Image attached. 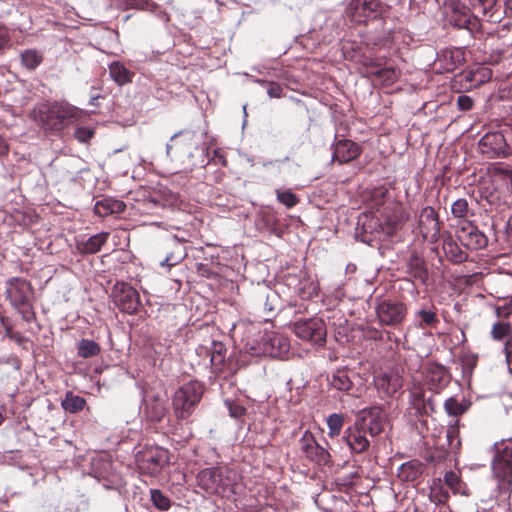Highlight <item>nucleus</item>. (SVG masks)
<instances>
[{
  "label": "nucleus",
  "mask_w": 512,
  "mask_h": 512,
  "mask_svg": "<svg viewBox=\"0 0 512 512\" xmlns=\"http://www.w3.org/2000/svg\"><path fill=\"white\" fill-rule=\"evenodd\" d=\"M236 472L227 466L202 469L196 476L197 486L208 495L224 496L232 491L236 482Z\"/></svg>",
  "instance_id": "nucleus-1"
},
{
  "label": "nucleus",
  "mask_w": 512,
  "mask_h": 512,
  "mask_svg": "<svg viewBox=\"0 0 512 512\" xmlns=\"http://www.w3.org/2000/svg\"><path fill=\"white\" fill-rule=\"evenodd\" d=\"M204 393V385L198 381H190L178 390L173 397L174 413L178 419L188 418L194 407L200 402Z\"/></svg>",
  "instance_id": "nucleus-2"
},
{
  "label": "nucleus",
  "mask_w": 512,
  "mask_h": 512,
  "mask_svg": "<svg viewBox=\"0 0 512 512\" xmlns=\"http://www.w3.org/2000/svg\"><path fill=\"white\" fill-rule=\"evenodd\" d=\"M8 296L12 305L21 314L23 320H32V286L30 282L16 279L8 288Z\"/></svg>",
  "instance_id": "nucleus-3"
},
{
  "label": "nucleus",
  "mask_w": 512,
  "mask_h": 512,
  "mask_svg": "<svg viewBox=\"0 0 512 512\" xmlns=\"http://www.w3.org/2000/svg\"><path fill=\"white\" fill-rule=\"evenodd\" d=\"M73 108L61 104L45 105L38 110L34 120L45 130H61L65 121L73 117Z\"/></svg>",
  "instance_id": "nucleus-4"
},
{
  "label": "nucleus",
  "mask_w": 512,
  "mask_h": 512,
  "mask_svg": "<svg viewBox=\"0 0 512 512\" xmlns=\"http://www.w3.org/2000/svg\"><path fill=\"white\" fill-rule=\"evenodd\" d=\"M168 460V450L158 446L146 447L137 455V464L140 472L149 476L158 475L168 463Z\"/></svg>",
  "instance_id": "nucleus-5"
},
{
  "label": "nucleus",
  "mask_w": 512,
  "mask_h": 512,
  "mask_svg": "<svg viewBox=\"0 0 512 512\" xmlns=\"http://www.w3.org/2000/svg\"><path fill=\"white\" fill-rule=\"evenodd\" d=\"M329 383L332 388L345 392L355 398L361 397L364 392V382L360 375L347 369H338L335 371Z\"/></svg>",
  "instance_id": "nucleus-6"
},
{
  "label": "nucleus",
  "mask_w": 512,
  "mask_h": 512,
  "mask_svg": "<svg viewBox=\"0 0 512 512\" xmlns=\"http://www.w3.org/2000/svg\"><path fill=\"white\" fill-rule=\"evenodd\" d=\"M294 333L299 339L323 345L326 341L327 329L325 322L315 317L296 321L294 323Z\"/></svg>",
  "instance_id": "nucleus-7"
},
{
  "label": "nucleus",
  "mask_w": 512,
  "mask_h": 512,
  "mask_svg": "<svg viewBox=\"0 0 512 512\" xmlns=\"http://www.w3.org/2000/svg\"><path fill=\"white\" fill-rule=\"evenodd\" d=\"M447 17L455 27L467 29L470 32L479 30L480 23L477 15H472L470 8L458 0H452L447 6Z\"/></svg>",
  "instance_id": "nucleus-8"
},
{
  "label": "nucleus",
  "mask_w": 512,
  "mask_h": 512,
  "mask_svg": "<svg viewBox=\"0 0 512 512\" xmlns=\"http://www.w3.org/2000/svg\"><path fill=\"white\" fill-rule=\"evenodd\" d=\"M400 225L401 221L397 215L383 214L381 219H375L373 217L368 219V217L365 216V220L362 222V230L364 231L362 241L368 245H372V234L374 230L376 233H379V231L376 230V226H379L381 231L387 236H392L400 228Z\"/></svg>",
  "instance_id": "nucleus-9"
},
{
  "label": "nucleus",
  "mask_w": 512,
  "mask_h": 512,
  "mask_svg": "<svg viewBox=\"0 0 512 512\" xmlns=\"http://www.w3.org/2000/svg\"><path fill=\"white\" fill-rule=\"evenodd\" d=\"M200 139L193 131H181L175 133L170 138V143L166 145V153L169 157L187 156L193 157V153L198 149Z\"/></svg>",
  "instance_id": "nucleus-10"
},
{
  "label": "nucleus",
  "mask_w": 512,
  "mask_h": 512,
  "mask_svg": "<svg viewBox=\"0 0 512 512\" xmlns=\"http://www.w3.org/2000/svg\"><path fill=\"white\" fill-rule=\"evenodd\" d=\"M492 471L496 481V498L504 502L510 498L512 492V463L492 461Z\"/></svg>",
  "instance_id": "nucleus-11"
},
{
  "label": "nucleus",
  "mask_w": 512,
  "mask_h": 512,
  "mask_svg": "<svg viewBox=\"0 0 512 512\" xmlns=\"http://www.w3.org/2000/svg\"><path fill=\"white\" fill-rule=\"evenodd\" d=\"M456 237L460 243L470 249H483L488 244L487 236L470 221H461L456 229Z\"/></svg>",
  "instance_id": "nucleus-12"
},
{
  "label": "nucleus",
  "mask_w": 512,
  "mask_h": 512,
  "mask_svg": "<svg viewBox=\"0 0 512 512\" xmlns=\"http://www.w3.org/2000/svg\"><path fill=\"white\" fill-rule=\"evenodd\" d=\"M112 295L114 303L125 313L133 314L140 306L138 292L126 283H116Z\"/></svg>",
  "instance_id": "nucleus-13"
},
{
  "label": "nucleus",
  "mask_w": 512,
  "mask_h": 512,
  "mask_svg": "<svg viewBox=\"0 0 512 512\" xmlns=\"http://www.w3.org/2000/svg\"><path fill=\"white\" fill-rule=\"evenodd\" d=\"M376 312L380 323L388 326H396L404 320L407 309L401 302L384 300L379 303Z\"/></svg>",
  "instance_id": "nucleus-14"
},
{
  "label": "nucleus",
  "mask_w": 512,
  "mask_h": 512,
  "mask_svg": "<svg viewBox=\"0 0 512 512\" xmlns=\"http://www.w3.org/2000/svg\"><path fill=\"white\" fill-rule=\"evenodd\" d=\"M300 451L310 461L318 465H326L330 462V453L320 446L313 435L306 431L299 440Z\"/></svg>",
  "instance_id": "nucleus-15"
},
{
  "label": "nucleus",
  "mask_w": 512,
  "mask_h": 512,
  "mask_svg": "<svg viewBox=\"0 0 512 512\" xmlns=\"http://www.w3.org/2000/svg\"><path fill=\"white\" fill-rule=\"evenodd\" d=\"M481 152L488 158L507 157L511 151L501 133H488L479 141Z\"/></svg>",
  "instance_id": "nucleus-16"
},
{
  "label": "nucleus",
  "mask_w": 512,
  "mask_h": 512,
  "mask_svg": "<svg viewBox=\"0 0 512 512\" xmlns=\"http://www.w3.org/2000/svg\"><path fill=\"white\" fill-rule=\"evenodd\" d=\"M419 229L423 238L429 242H436L440 235L438 214L434 208L424 207L419 215Z\"/></svg>",
  "instance_id": "nucleus-17"
},
{
  "label": "nucleus",
  "mask_w": 512,
  "mask_h": 512,
  "mask_svg": "<svg viewBox=\"0 0 512 512\" xmlns=\"http://www.w3.org/2000/svg\"><path fill=\"white\" fill-rule=\"evenodd\" d=\"M374 386L381 398L391 397L403 386V380L398 371L383 372L374 377Z\"/></svg>",
  "instance_id": "nucleus-18"
},
{
  "label": "nucleus",
  "mask_w": 512,
  "mask_h": 512,
  "mask_svg": "<svg viewBox=\"0 0 512 512\" xmlns=\"http://www.w3.org/2000/svg\"><path fill=\"white\" fill-rule=\"evenodd\" d=\"M491 78L492 70L487 66L479 65L461 72L457 76V81L463 89L471 90L488 82Z\"/></svg>",
  "instance_id": "nucleus-19"
},
{
  "label": "nucleus",
  "mask_w": 512,
  "mask_h": 512,
  "mask_svg": "<svg viewBox=\"0 0 512 512\" xmlns=\"http://www.w3.org/2000/svg\"><path fill=\"white\" fill-rule=\"evenodd\" d=\"M290 350L289 339L277 332H267L263 335V350L265 356L281 358Z\"/></svg>",
  "instance_id": "nucleus-20"
},
{
  "label": "nucleus",
  "mask_w": 512,
  "mask_h": 512,
  "mask_svg": "<svg viewBox=\"0 0 512 512\" xmlns=\"http://www.w3.org/2000/svg\"><path fill=\"white\" fill-rule=\"evenodd\" d=\"M361 421H355V423L348 427L345 432L343 439L352 453L360 454L365 452L370 442L366 436L367 432L365 428L361 426Z\"/></svg>",
  "instance_id": "nucleus-21"
},
{
  "label": "nucleus",
  "mask_w": 512,
  "mask_h": 512,
  "mask_svg": "<svg viewBox=\"0 0 512 512\" xmlns=\"http://www.w3.org/2000/svg\"><path fill=\"white\" fill-rule=\"evenodd\" d=\"M356 421H361V426L371 436H376L383 430V411L380 407L365 408L358 412Z\"/></svg>",
  "instance_id": "nucleus-22"
},
{
  "label": "nucleus",
  "mask_w": 512,
  "mask_h": 512,
  "mask_svg": "<svg viewBox=\"0 0 512 512\" xmlns=\"http://www.w3.org/2000/svg\"><path fill=\"white\" fill-rule=\"evenodd\" d=\"M379 7L378 0H352L349 4V12L353 21L362 23L370 17H376Z\"/></svg>",
  "instance_id": "nucleus-23"
},
{
  "label": "nucleus",
  "mask_w": 512,
  "mask_h": 512,
  "mask_svg": "<svg viewBox=\"0 0 512 512\" xmlns=\"http://www.w3.org/2000/svg\"><path fill=\"white\" fill-rule=\"evenodd\" d=\"M465 62V53L461 48H447L442 50L436 59V64L443 72L455 70Z\"/></svg>",
  "instance_id": "nucleus-24"
},
{
  "label": "nucleus",
  "mask_w": 512,
  "mask_h": 512,
  "mask_svg": "<svg viewBox=\"0 0 512 512\" xmlns=\"http://www.w3.org/2000/svg\"><path fill=\"white\" fill-rule=\"evenodd\" d=\"M360 147L351 140H338L333 145V161L348 163L360 155Z\"/></svg>",
  "instance_id": "nucleus-25"
},
{
  "label": "nucleus",
  "mask_w": 512,
  "mask_h": 512,
  "mask_svg": "<svg viewBox=\"0 0 512 512\" xmlns=\"http://www.w3.org/2000/svg\"><path fill=\"white\" fill-rule=\"evenodd\" d=\"M472 8L477 16L480 14L491 23H498L503 18L501 6L497 3V0H486L485 3Z\"/></svg>",
  "instance_id": "nucleus-26"
},
{
  "label": "nucleus",
  "mask_w": 512,
  "mask_h": 512,
  "mask_svg": "<svg viewBox=\"0 0 512 512\" xmlns=\"http://www.w3.org/2000/svg\"><path fill=\"white\" fill-rule=\"evenodd\" d=\"M108 237V232H101L89 237L86 241L79 242L77 247L83 254H95L107 242Z\"/></svg>",
  "instance_id": "nucleus-27"
},
{
  "label": "nucleus",
  "mask_w": 512,
  "mask_h": 512,
  "mask_svg": "<svg viewBox=\"0 0 512 512\" xmlns=\"http://www.w3.org/2000/svg\"><path fill=\"white\" fill-rule=\"evenodd\" d=\"M210 356V363L216 373L222 372L225 362L226 347L222 342L213 341L211 347L207 349Z\"/></svg>",
  "instance_id": "nucleus-28"
},
{
  "label": "nucleus",
  "mask_w": 512,
  "mask_h": 512,
  "mask_svg": "<svg viewBox=\"0 0 512 512\" xmlns=\"http://www.w3.org/2000/svg\"><path fill=\"white\" fill-rule=\"evenodd\" d=\"M443 251L446 257L454 263H462L467 260V253L463 251L457 242L448 236L443 241Z\"/></svg>",
  "instance_id": "nucleus-29"
},
{
  "label": "nucleus",
  "mask_w": 512,
  "mask_h": 512,
  "mask_svg": "<svg viewBox=\"0 0 512 512\" xmlns=\"http://www.w3.org/2000/svg\"><path fill=\"white\" fill-rule=\"evenodd\" d=\"M125 207L122 201L103 199L96 202L94 211L97 215L104 217L114 213H122Z\"/></svg>",
  "instance_id": "nucleus-30"
},
{
  "label": "nucleus",
  "mask_w": 512,
  "mask_h": 512,
  "mask_svg": "<svg viewBox=\"0 0 512 512\" xmlns=\"http://www.w3.org/2000/svg\"><path fill=\"white\" fill-rule=\"evenodd\" d=\"M109 74L120 86L132 82L133 73L119 61H114L109 65Z\"/></svg>",
  "instance_id": "nucleus-31"
},
{
  "label": "nucleus",
  "mask_w": 512,
  "mask_h": 512,
  "mask_svg": "<svg viewBox=\"0 0 512 512\" xmlns=\"http://www.w3.org/2000/svg\"><path fill=\"white\" fill-rule=\"evenodd\" d=\"M437 322V315L432 309H420L414 315V324L421 329L432 327Z\"/></svg>",
  "instance_id": "nucleus-32"
},
{
  "label": "nucleus",
  "mask_w": 512,
  "mask_h": 512,
  "mask_svg": "<svg viewBox=\"0 0 512 512\" xmlns=\"http://www.w3.org/2000/svg\"><path fill=\"white\" fill-rule=\"evenodd\" d=\"M85 404L86 402L83 397L74 395L72 392H67L61 403L63 409L70 413H77L81 411Z\"/></svg>",
  "instance_id": "nucleus-33"
},
{
  "label": "nucleus",
  "mask_w": 512,
  "mask_h": 512,
  "mask_svg": "<svg viewBox=\"0 0 512 512\" xmlns=\"http://www.w3.org/2000/svg\"><path fill=\"white\" fill-rule=\"evenodd\" d=\"M427 379L434 385H445L448 382V372L442 365H431L428 368Z\"/></svg>",
  "instance_id": "nucleus-34"
},
{
  "label": "nucleus",
  "mask_w": 512,
  "mask_h": 512,
  "mask_svg": "<svg viewBox=\"0 0 512 512\" xmlns=\"http://www.w3.org/2000/svg\"><path fill=\"white\" fill-rule=\"evenodd\" d=\"M371 74L384 85H391L395 83L400 76V72L393 67L379 68L371 72Z\"/></svg>",
  "instance_id": "nucleus-35"
},
{
  "label": "nucleus",
  "mask_w": 512,
  "mask_h": 512,
  "mask_svg": "<svg viewBox=\"0 0 512 512\" xmlns=\"http://www.w3.org/2000/svg\"><path fill=\"white\" fill-rule=\"evenodd\" d=\"M494 457L492 461L512 463V441H501L494 445Z\"/></svg>",
  "instance_id": "nucleus-36"
},
{
  "label": "nucleus",
  "mask_w": 512,
  "mask_h": 512,
  "mask_svg": "<svg viewBox=\"0 0 512 512\" xmlns=\"http://www.w3.org/2000/svg\"><path fill=\"white\" fill-rule=\"evenodd\" d=\"M420 474V464L416 461H409L402 464L398 470V476L404 481H413Z\"/></svg>",
  "instance_id": "nucleus-37"
},
{
  "label": "nucleus",
  "mask_w": 512,
  "mask_h": 512,
  "mask_svg": "<svg viewBox=\"0 0 512 512\" xmlns=\"http://www.w3.org/2000/svg\"><path fill=\"white\" fill-rule=\"evenodd\" d=\"M411 276L424 282L428 278V271L425 267L424 261L419 257H412L408 264Z\"/></svg>",
  "instance_id": "nucleus-38"
},
{
  "label": "nucleus",
  "mask_w": 512,
  "mask_h": 512,
  "mask_svg": "<svg viewBox=\"0 0 512 512\" xmlns=\"http://www.w3.org/2000/svg\"><path fill=\"white\" fill-rule=\"evenodd\" d=\"M410 402L417 411L421 414L426 409L425 391L421 386H414L410 391Z\"/></svg>",
  "instance_id": "nucleus-39"
},
{
  "label": "nucleus",
  "mask_w": 512,
  "mask_h": 512,
  "mask_svg": "<svg viewBox=\"0 0 512 512\" xmlns=\"http://www.w3.org/2000/svg\"><path fill=\"white\" fill-rule=\"evenodd\" d=\"M78 355L82 358H89L100 353V346L93 340L82 339L78 342Z\"/></svg>",
  "instance_id": "nucleus-40"
},
{
  "label": "nucleus",
  "mask_w": 512,
  "mask_h": 512,
  "mask_svg": "<svg viewBox=\"0 0 512 512\" xmlns=\"http://www.w3.org/2000/svg\"><path fill=\"white\" fill-rule=\"evenodd\" d=\"M326 422L328 426V436L330 438L339 436L344 425V416L339 413H333L327 417Z\"/></svg>",
  "instance_id": "nucleus-41"
},
{
  "label": "nucleus",
  "mask_w": 512,
  "mask_h": 512,
  "mask_svg": "<svg viewBox=\"0 0 512 512\" xmlns=\"http://www.w3.org/2000/svg\"><path fill=\"white\" fill-rule=\"evenodd\" d=\"M148 417L153 421H161L166 415V407L162 400L155 399L151 403L146 404Z\"/></svg>",
  "instance_id": "nucleus-42"
},
{
  "label": "nucleus",
  "mask_w": 512,
  "mask_h": 512,
  "mask_svg": "<svg viewBox=\"0 0 512 512\" xmlns=\"http://www.w3.org/2000/svg\"><path fill=\"white\" fill-rule=\"evenodd\" d=\"M178 195L171 191H162L159 196L151 198L150 202L155 205L176 207L178 205Z\"/></svg>",
  "instance_id": "nucleus-43"
},
{
  "label": "nucleus",
  "mask_w": 512,
  "mask_h": 512,
  "mask_svg": "<svg viewBox=\"0 0 512 512\" xmlns=\"http://www.w3.org/2000/svg\"><path fill=\"white\" fill-rule=\"evenodd\" d=\"M451 212L455 218L462 219V221H467V218L470 215L468 201L465 198L457 199L452 203Z\"/></svg>",
  "instance_id": "nucleus-44"
},
{
  "label": "nucleus",
  "mask_w": 512,
  "mask_h": 512,
  "mask_svg": "<svg viewBox=\"0 0 512 512\" xmlns=\"http://www.w3.org/2000/svg\"><path fill=\"white\" fill-rule=\"evenodd\" d=\"M444 408L448 415L456 417L462 415L468 409V405L465 402H459L454 397H450L445 401Z\"/></svg>",
  "instance_id": "nucleus-45"
},
{
  "label": "nucleus",
  "mask_w": 512,
  "mask_h": 512,
  "mask_svg": "<svg viewBox=\"0 0 512 512\" xmlns=\"http://www.w3.org/2000/svg\"><path fill=\"white\" fill-rule=\"evenodd\" d=\"M150 497L153 505L162 511H167L171 507L170 499L159 489H151Z\"/></svg>",
  "instance_id": "nucleus-46"
},
{
  "label": "nucleus",
  "mask_w": 512,
  "mask_h": 512,
  "mask_svg": "<svg viewBox=\"0 0 512 512\" xmlns=\"http://www.w3.org/2000/svg\"><path fill=\"white\" fill-rule=\"evenodd\" d=\"M446 438L448 442L449 449L451 451L456 452L460 449L461 441L459 439V428L457 425H451L448 427L446 432Z\"/></svg>",
  "instance_id": "nucleus-47"
},
{
  "label": "nucleus",
  "mask_w": 512,
  "mask_h": 512,
  "mask_svg": "<svg viewBox=\"0 0 512 512\" xmlns=\"http://www.w3.org/2000/svg\"><path fill=\"white\" fill-rule=\"evenodd\" d=\"M511 332V325L508 322H496L491 330V336L494 340H502Z\"/></svg>",
  "instance_id": "nucleus-48"
},
{
  "label": "nucleus",
  "mask_w": 512,
  "mask_h": 512,
  "mask_svg": "<svg viewBox=\"0 0 512 512\" xmlns=\"http://www.w3.org/2000/svg\"><path fill=\"white\" fill-rule=\"evenodd\" d=\"M277 199L279 202L284 204L286 207L291 208L298 203L297 196L289 190L281 191L277 190Z\"/></svg>",
  "instance_id": "nucleus-49"
},
{
  "label": "nucleus",
  "mask_w": 512,
  "mask_h": 512,
  "mask_svg": "<svg viewBox=\"0 0 512 512\" xmlns=\"http://www.w3.org/2000/svg\"><path fill=\"white\" fill-rule=\"evenodd\" d=\"M94 134L95 131L92 127L85 126L78 127L74 132L75 138L81 143L88 142L94 136Z\"/></svg>",
  "instance_id": "nucleus-50"
},
{
  "label": "nucleus",
  "mask_w": 512,
  "mask_h": 512,
  "mask_svg": "<svg viewBox=\"0 0 512 512\" xmlns=\"http://www.w3.org/2000/svg\"><path fill=\"white\" fill-rule=\"evenodd\" d=\"M245 350L251 356L265 355V352H261L263 350V336L259 341L248 342L245 345Z\"/></svg>",
  "instance_id": "nucleus-51"
},
{
  "label": "nucleus",
  "mask_w": 512,
  "mask_h": 512,
  "mask_svg": "<svg viewBox=\"0 0 512 512\" xmlns=\"http://www.w3.org/2000/svg\"><path fill=\"white\" fill-rule=\"evenodd\" d=\"M259 83L265 84L267 86V94L271 98H281L283 93V88L279 83L275 82H267L263 80H259Z\"/></svg>",
  "instance_id": "nucleus-52"
},
{
  "label": "nucleus",
  "mask_w": 512,
  "mask_h": 512,
  "mask_svg": "<svg viewBox=\"0 0 512 512\" xmlns=\"http://www.w3.org/2000/svg\"><path fill=\"white\" fill-rule=\"evenodd\" d=\"M444 480H445V483L451 488L454 490V492L458 491L459 490V486H460V478L459 476L453 472V471H448L445 473L444 475Z\"/></svg>",
  "instance_id": "nucleus-53"
},
{
  "label": "nucleus",
  "mask_w": 512,
  "mask_h": 512,
  "mask_svg": "<svg viewBox=\"0 0 512 512\" xmlns=\"http://www.w3.org/2000/svg\"><path fill=\"white\" fill-rule=\"evenodd\" d=\"M22 454L20 451H9L4 455V461L10 465H15L20 468H23V463L21 461Z\"/></svg>",
  "instance_id": "nucleus-54"
},
{
  "label": "nucleus",
  "mask_w": 512,
  "mask_h": 512,
  "mask_svg": "<svg viewBox=\"0 0 512 512\" xmlns=\"http://www.w3.org/2000/svg\"><path fill=\"white\" fill-rule=\"evenodd\" d=\"M226 404L229 409V414L231 417L240 418L245 414L246 409L243 406L228 401L226 402Z\"/></svg>",
  "instance_id": "nucleus-55"
},
{
  "label": "nucleus",
  "mask_w": 512,
  "mask_h": 512,
  "mask_svg": "<svg viewBox=\"0 0 512 512\" xmlns=\"http://www.w3.org/2000/svg\"><path fill=\"white\" fill-rule=\"evenodd\" d=\"M7 335L14 340L20 347L23 349L28 348V344L30 343L29 339L26 337H23L18 332H13L11 330H7Z\"/></svg>",
  "instance_id": "nucleus-56"
},
{
  "label": "nucleus",
  "mask_w": 512,
  "mask_h": 512,
  "mask_svg": "<svg viewBox=\"0 0 512 512\" xmlns=\"http://www.w3.org/2000/svg\"><path fill=\"white\" fill-rule=\"evenodd\" d=\"M457 106L462 111H468L473 107V99L467 95H461L457 99Z\"/></svg>",
  "instance_id": "nucleus-57"
},
{
  "label": "nucleus",
  "mask_w": 512,
  "mask_h": 512,
  "mask_svg": "<svg viewBox=\"0 0 512 512\" xmlns=\"http://www.w3.org/2000/svg\"><path fill=\"white\" fill-rule=\"evenodd\" d=\"M277 295L274 292L268 293L266 295L265 303H263V308L266 312H273L276 309V301Z\"/></svg>",
  "instance_id": "nucleus-58"
},
{
  "label": "nucleus",
  "mask_w": 512,
  "mask_h": 512,
  "mask_svg": "<svg viewBox=\"0 0 512 512\" xmlns=\"http://www.w3.org/2000/svg\"><path fill=\"white\" fill-rule=\"evenodd\" d=\"M495 312L499 318L509 317L512 314V302L496 307Z\"/></svg>",
  "instance_id": "nucleus-59"
},
{
  "label": "nucleus",
  "mask_w": 512,
  "mask_h": 512,
  "mask_svg": "<svg viewBox=\"0 0 512 512\" xmlns=\"http://www.w3.org/2000/svg\"><path fill=\"white\" fill-rule=\"evenodd\" d=\"M166 257L167 258H171V264L173 266H175L176 264L180 263L184 259L185 254L184 253L171 252Z\"/></svg>",
  "instance_id": "nucleus-60"
},
{
  "label": "nucleus",
  "mask_w": 512,
  "mask_h": 512,
  "mask_svg": "<svg viewBox=\"0 0 512 512\" xmlns=\"http://www.w3.org/2000/svg\"><path fill=\"white\" fill-rule=\"evenodd\" d=\"M7 30L0 26V51L8 44Z\"/></svg>",
  "instance_id": "nucleus-61"
},
{
  "label": "nucleus",
  "mask_w": 512,
  "mask_h": 512,
  "mask_svg": "<svg viewBox=\"0 0 512 512\" xmlns=\"http://www.w3.org/2000/svg\"><path fill=\"white\" fill-rule=\"evenodd\" d=\"M22 62L25 64L27 68H32V51L26 50L22 54Z\"/></svg>",
  "instance_id": "nucleus-62"
},
{
  "label": "nucleus",
  "mask_w": 512,
  "mask_h": 512,
  "mask_svg": "<svg viewBox=\"0 0 512 512\" xmlns=\"http://www.w3.org/2000/svg\"><path fill=\"white\" fill-rule=\"evenodd\" d=\"M160 265L162 267H168V268H171L173 265L171 264V258H167L165 257V259L163 261L160 262Z\"/></svg>",
  "instance_id": "nucleus-63"
},
{
  "label": "nucleus",
  "mask_w": 512,
  "mask_h": 512,
  "mask_svg": "<svg viewBox=\"0 0 512 512\" xmlns=\"http://www.w3.org/2000/svg\"><path fill=\"white\" fill-rule=\"evenodd\" d=\"M505 176H506V180H507L509 186L512 189V171L506 170L505 171Z\"/></svg>",
  "instance_id": "nucleus-64"
}]
</instances>
